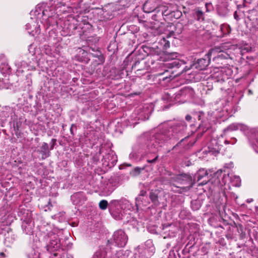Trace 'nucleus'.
I'll list each match as a JSON object with an SVG mask.
<instances>
[{
  "label": "nucleus",
  "instance_id": "obj_1",
  "mask_svg": "<svg viewBox=\"0 0 258 258\" xmlns=\"http://www.w3.org/2000/svg\"><path fill=\"white\" fill-rule=\"evenodd\" d=\"M172 181L173 184L178 188L181 187L179 185H188L183 187L186 190L191 186V177L186 174L176 175L172 178Z\"/></svg>",
  "mask_w": 258,
  "mask_h": 258
},
{
  "label": "nucleus",
  "instance_id": "obj_2",
  "mask_svg": "<svg viewBox=\"0 0 258 258\" xmlns=\"http://www.w3.org/2000/svg\"><path fill=\"white\" fill-rule=\"evenodd\" d=\"M113 240L120 247H123L127 242V236L122 230H118L114 233Z\"/></svg>",
  "mask_w": 258,
  "mask_h": 258
},
{
  "label": "nucleus",
  "instance_id": "obj_3",
  "mask_svg": "<svg viewBox=\"0 0 258 258\" xmlns=\"http://www.w3.org/2000/svg\"><path fill=\"white\" fill-rule=\"evenodd\" d=\"M223 52V50H222V49L220 47H215L210 49L208 53L209 60L211 59V57L212 55L215 56L214 59L216 57L224 58H227L228 55L226 53H222L221 54H218L219 53Z\"/></svg>",
  "mask_w": 258,
  "mask_h": 258
},
{
  "label": "nucleus",
  "instance_id": "obj_4",
  "mask_svg": "<svg viewBox=\"0 0 258 258\" xmlns=\"http://www.w3.org/2000/svg\"><path fill=\"white\" fill-rule=\"evenodd\" d=\"M209 64V61L206 59L201 58L198 60L197 63L193 64L196 69L200 70H204Z\"/></svg>",
  "mask_w": 258,
  "mask_h": 258
},
{
  "label": "nucleus",
  "instance_id": "obj_5",
  "mask_svg": "<svg viewBox=\"0 0 258 258\" xmlns=\"http://www.w3.org/2000/svg\"><path fill=\"white\" fill-rule=\"evenodd\" d=\"M40 152L42 153L43 158H45L49 156L48 146L46 143H43L41 147Z\"/></svg>",
  "mask_w": 258,
  "mask_h": 258
},
{
  "label": "nucleus",
  "instance_id": "obj_6",
  "mask_svg": "<svg viewBox=\"0 0 258 258\" xmlns=\"http://www.w3.org/2000/svg\"><path fill=\"white\" fill-rule=\"evenodd\" d=\"M242 127H243V124L240 123H233L230 125L227 128L228 131H235L237 130H242Z\"/></svg>",
  "mask_w": 258,
  "mask_h": 258
},
{
  "label": "nucleus",
  "instance_id": "obj_7",
  "mask_svg": "<svg viewBox=\"0 0 258 258\" xmlns=\"http://www.w3.org/2000/svg\"><path fill=\"white\" fill-rule=\"evenodd\" d=\"M107 206L108 202L106 200H101L99 203V208L103 210L106 209Z\"/></svg>",
  "mask_w": 258,
  "mask_h": 258
},
{
  "label": "nucleus",
  "instance_id": "obj_8",
  "mask_svg": "<svg viewBox=\"0 0 258 258\" xmlns=\"http://www.w3.org/2000/svg\"><path fill=\"white\" fill-rule=\"evenodd\" d=\"M143 169L139 167H136L131 172V174L133 176H136L141 173V170Z\"/></svg>",
  "mask_w": 258,
  "mask_h": 258
},
{
  "label": "nucleus",
  "instance_id": "obj_9",
  "mask_svg": "<svg viewBox=\"0 0 258 258\" xmlns=\"http://www.w3.org/2000/svg\"><path fill=\"white\" fill-rule=\"evenodd\" d=\"M208 175L207 171L200 170L198 174V181H200L204 176Z\"/></svg>",
  "mask_w": 258,
  "mask_h": 258
},
{
  "label": "nucleus",
  "instance_id": "obj_10",
  "mask_svg": "<svg viewBox=\"0 0 258 258\" xmlns=\"http://www.w3.org/2000/svg\"><path fill=\"white\" fill-rule=\"evenodd\" d=\"M150 199L155 204H157L158 203V197L157 196L154 192L150 193Z\"/></svg>",
  "mask_w": 258,
  "mask_h": 258
},
{
  "label": "nucleus",
  "instance_id": "obj_11",
  "mask_svg": "<svg viewBox=\"0 0 258 258\" xmlns=\"http://www.w3.org/2000/svg\"><path fill=\"white\" fill-rule=\"evenodd\" d=\"M233 182H235L234 183L235 186H239L240 185L241 180L239 176H234L233 179Z\"/></svg>",
  "mask_w": 258,
  "mask_h": 258
},
{
  "label": "nucleus",
  "instance_id": "obj_12",
  "mask_svg": "<svg viewBox=\"0 0 258 258\" xmlns=\"http://www.w3.org/2000/svg\"><path fill=\"white\" fill-rule=\"evenodd\" d=\"M94 258H104L102 252L101 251H97L94 255Z\"/></svg>",
  "mask_w": 258,
  "mask_h": 258
},
{
  "label": "nucleus",
  "instance_id": "obj_13",
  "mask_svg": "<svg viewBox=\"0 0 258 258\" xmlns=\"http://www.w3.org/2000/svg\"><path fill=\"white\" fill-rule=\"evenodd\" d=\"M177 57V55L176 53H171L168 55V58L169 59H175Z\"/></svg>",
  "mask_w": 258,
  "mask_h": 258
},
{
  "label": "nucleus",
  "instance_id": "obj_14",
  "mask_svg": "<svg viewBox=\"0 0 258 258\" xmlns=\"http://www.w3.org/2000/svg\"><path fill=\"white\" fill-rule=\"evenodd\" d=\"M203 15V12L201 11L198 10L197 11V16L199 19Z\"/></svg>",
  "mask_w": 258,
  "mask_h": 258
},
{
  "label": "nucleus",
  "instance_id": "obj_15",
  "mask_svg": "<svg viewBox=\"0 0 258 258\" xmlns=\"http://www.w3.org/2000/svg\"><path fill=\"white\" fill-rule=\"evenodd\" d=\"M221 29L222 31H223L224 29H227L228 30V33H229L230 32V28L228 26H225L221 28Z\"/></svg>",
  "mask_w": 258,
  "mask_h": 258
},
{
  "label": "nucleus",
  "instance_id": "obj_16",
  "mask_svg": "<svg viewBox=\"0 0 258 258\" xmlns=\"http://www.w3.org/2000/svg\"><path fill=\"white\" fill-rule=\"evenodd\" d=\"M172 67L174 66H177L178 64H179V60H175L173 61L172 63Z\"/></svg>",
  "mask_w": 258,
  "mask_h": 258
},
{
  "label": "nucleus",
  "instance_id": "obj_17",
  "mask_svg": "<svg viewBox=\"0 0 258 258\" xmlns=\"http://www.w3.org/2000/svg\"><path fill=\"white\" fill-rule=\"evenodd\" d=\"M157 158H158V156H157L155 158H154L152 160H148L147 162L148 163H154L157 160Z\"/></svg>",
  "mask_w": 258,
  "mask_h": 258
},
{
  "label": "nucleus",
  "instance_id": "obj_18",
  "mask_svg": "<svg viewBox=\"0 0 258 258\" xmlns=\"http://www.w3.org/2000/svg\"><path fill=\"white\" fill-rule=\"evenodd\" d=\"M185 118L187 121H190L191 119V116L189 115H187Z\"/></svg>",
  "mask_w": 258,
  "mask_h": 258
},
{
  "label": "nucleus",
  "instance_id": "obj_19",
  "mask_svg": "<svg viewBox=\"0 0 258 258\" xmlns=\"http://www.w3.org/2000/svg\"><path fill=\"white\" fill-rule=\"evenodd\" d=\"M243 127H242V130H241L244 131L247 129V126L243 124Z\"/></svg>",
  "mask_w": 258,
  "mask_h": 258
},
{
  "label": "nucleus",
  "instance_id": "obj_20",
  "mask_svg": "<svg viewBox=\"0 0 258 258\" xmlns=\"http://www.w3.org/2000/svg\"><path fill=\"white\" fill-rule=\"evenodd\" d=\"M51 141H52V146H51V149H52L53 148V145H54V143H55V140L52 139Z\"/></svg>",
  "mask_w": 258,
  "mask_h": 258
},
{
  "label": "nucleus",
  "instance_id": "obj_21",
  "mask_svg": "<svg viewBox=\"0 0 258 258\" xmlns=\"http://www.w3.org/2000/svg\"><path fill=\"white\" fill-rule=\"evenodd\" d=\"M207 180H205V181H203V182H201V183H200V184L204 185V184H206V183H207Z\"/></svg>",
  "mask_w": 258,
  "mask_h": 258
},
{
  "label": "nucleus",
  "instance_id": "obj_22",
  "mask_svg": "<svg viewBox=\"0 0 258 258\" xmlns=\"http://www.w3.org/2000/svg\"><path fill=\"white\" fill-rule=\"evenodd\" d=\"M0 254H1L2 256H4L5 254H4V252H1V253H0Z\"/></svg>",
  "mask_w": 258,
  "mask_h": 258
},
{
  "label": "nucleus",
  "instance_id": "obj_23",
  "mask_svg": "<svg viewBox=\"0 0 258 258\" xmlns=\"http://www.w3.org/2000/svg\"><path fill=\"white\" fill-rule=\"evenodd\" d=\"M192 206H194V203H192Z\"/></svg>",
  "mask_w": 258,
  "mask_h": 258
},
{
  "label": "nucleus",
  "instance_id": "obj_24",
  "mask_svg": "<svg viewBox=\"0 0 258 258\" xmlns=\"http://www.w3.org/2000/svg\"><path fill=\"white\" fill-rule=\"evenodd\" d=\"M199 207H197L196 209H199Z\"/></svg>",
  "mask_w": 258,
  "mask_h": 258
}]
</instances>
